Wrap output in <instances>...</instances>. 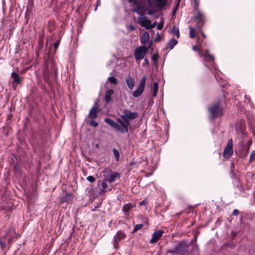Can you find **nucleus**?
I'll list each match as a JSON object with an SVG mask.
<instances>
[{
    "instance_id": "22",
    "label": "nucleus",
    "mask_w": 255,
    "mask_h": 255,
    "mask_svg": "<svg viewBox=\"0 0 255 255\" xmlns=\"http://www.w3.org/2000/svg\"><path fill=\"white\" fill-rule=\"evenodd\" d=\"M155 1L157 7L160 8L164 7L167 3L166 0H155Z\"/></svg>"
},
{
    "instance_id": "42",
    "label": "nucleus",
    "mask_w": 255,
    "mask_h": 255,
    "mask_svg": "<svg viewBox=\"0 0 255 255\" xmlns=\"http://www.w3.org/2000/svg\"><path fill=\"white\" fill-rule=\"evenodd\" d=\"M150 25L151 26V28H154L155 26V25H156V22H154L153 24H151L150 22Z\"/></svg>"
},
{
    "instance_id": "11",
    "label": "nucleus",
    "mask_w": 255,
    "mask_h": 255,
    "mask_svg": "<svg viewBox=\"0 0 255 255\" xmlns=\"http://www.w3.org/2000/svg\"><path fill=\"white\" fill-rule=\"evenodd\" d=\"M233 153V140L232 139H230L228 140L227 145L224 150L223 155L226 158H229Z\"/></svg>"
},
{
    "instance_id": "2",
    "label": "nucleus",
    "mask_w": 255,
    "mask_h": 255,
    "mask_svg": "<svg viewBox=\"0 0 255 255\" xmlns=\"http://www.w3.org/2000/svg\"><path fill=\"white\" fill-rule=\"evenodd\" d=\"M209 112H210L213 119L217 118L222 115V108L220 106L219 102L213 104L208 108Z\"/></svg>"
},
{
    "instance_id": "4",
    "label": "nucleus",
    "mask_w": 255,
    "mask_h": 255,
    "mask_svg": "<svg viewBox=\"0 0 255 255\" xmlns=\"http://www.w3.org/2000/svg\"><path fill=\"white\" fill-rule=\"evenodd\" d=\"M105 122L114 128L117 131L122 133H128V127H123L122 125H119L111 119L105 118Z\"/></svg>"
},
{
    "instance_id": "24",
    "label": "nucleus",
    "mask_w": 255,
    "mask_h": 255,
    "mask_svg": "<svg viewBox=\"0 0 255 255\" xmlns=\"http://www.w3.org/2000/svg\"><path fill=\"white\" fill-rule=\"evenodd\" d=\"M158 90V84L157 82H155L153 85V88L152 91V96L155 97L157 95Z\"/></svg>"
},
{
    "instance_id": "40",
    "label": "nucleus",
    "mask_w": 255,
    "mask_h": 255,
    "mask_svg": "<svg viewBox=\"0 0 255 255\" xmlns=\"http://www.w3.org/2000/svg\"><path fill=\"white\" fill-rule=\"evenodd\" d=\"M158 30H161L163 28V24L159 23L157 27Z\"/></svg>"
},
{
    "instance_id": "19",
    "label": "nucleus",
    "mask_w": 255,
    "mask_h": 255,
    "mask_svg": "<svg viewBox=\"0 0 255 255\" xmlns=\"http://www.w3.org/2000/svg\"><path fill=\"white\" fill-rule=\"evenodd\" d=\"M126 83L130 90H132L134 87V80L131 77H128L126 79Z\"/></svg>"
},
{
    "instance_id": "30",
    "label": "nucleus",
    "mask_w": 255,
    "mask_h": 255,
    "mask_svg": "<svg viewBox=\"0 0 255 255\" xmlns=\"http://www.w3.org/2000/svg\"><path fill=\"white\" fill-rule=\"evenodd\" d=\"M118 122L120 124V125L123 126V127H128L129 126L128 123H126L125 121L123 120L122 118L121 119H117Z\"/></svg>"
},
{
    "instance_id": "28",
    "label": "nucleus",
    "mask_w": 255,
    "mask_h": 255,
    "mask_svg": "<svg viewBox=\"0 0 255 255\" xmlns=\"http://www.w3.org/2000/svg\"><path fill=\"white\" fill-rule=\"evenodd\" d=\"M73 195L71 193H66L63 197L64 201H67L72 200Z\"/></svg>"
},
{
    "instance_id": "35",
    "label": "nucleus",
    "mask_w": 255,
    "mask_h": 255,
    "mask_svg": "<svg viewBox=\"0 0 255 255\" xmlns=\"http://www.w3.org/2000/svg\"><path fill=\"white\" fill-rule=\"evenodd\" d=\"M43 41L42 40H39V43H38V51L42 49V47H43Z\"/></svg>"
},
{
    "instance_id": "47",
    "label": "nucleus",
    "mask_w": 255,
    "mask_h": 255,
    "mask_svg": "<svg viewBox=\"0 0 255 255\" xmlns=\"http://www.w3.org/2000/svg\"><path fill=\"white\" fill-rule=\"evenodd\" d=\"M178 5H179V2L177 3V5H176V7H175V8H174V9H173L174 12H175V11H176V9L177 8V7H178Z\"/></svg>"
},
{
    "instance_id": "6",
    "label": "nucleus",
    "mask_w": 255,
    "mask_h": 255,
    "mask_svg": "<svg viewBox=\"0 0 255 255\" xmlns=\"http://www.w3.org/2000/svg\"><path fill=\"white\" fill-rule=\"evenodd\" d=\"M104 177L105 180L110 183L114 182L116 178H120V173L116 172H113L110 170H106L104 171Z\"/></svg>"
},
{
    "instance_id": "32",
    "label": "nucleus",
    "mask_w": 255,
    "mask_h": 255,
    "mask_svg": "<svg viewBox=\"0 0 255 255\" xmlns=\"http://www.w3.org/2000/svg\"><path fill=\"white\" fill-rule=\"evenodd\" d=\"M142 227V224H136L134 227V228H133V232L134 233V232H136V231H137L138 230H139L140 229H141Z\"/></svg>"
},
{
    "instance_id": "39",
    "label": "nucleus",
    "mask_w": 255,
    "mask_h": 255,
    "mask_svg": "<svg viewBox=\"0 0 255 255\" xmlns=\"http://www.w3.org/2000/svg\"><path fill=\"white\" fill-rule=\"evenodd\" d=\"M147 202L145 200H143L139 202V204L140 206L144 205L146 204Z\"/></svg>"
},
{
    "instance_id": "46",
    "label": "nucleus",
    "mask_w": 255,
    "mask_h": 255,
    "mask_svg": "<svg viewBox=\"0 0 255 255\" xmlns=\"http://www.w3.org/2000/svg\"><path fill=\"white\" fill-rule=\"evenodd\" d=\"M199 31L201 32V33L202 34V35L203 37H204V38L206 37L205 34L201 30V31Z\"/></svg>"
},
{
    "instance_id": "36",
    "label": "nucleus",
    "mask_w": 255,
    "mask_h": 255,
    "mask_svg": "<svg viewBox=\"0 0 255 255\" xmlns=\"http://www.w3.org/2000/svg\"><path fill=\"white\" fill-rule=\"evenodd\" d=\"M59 43H60V40H57L54 43V47L55 49H56L58 48V47L59 45Z\"/></svg>"
},
{
    "instance_id": "41",
    "label": "nucleus",
    "mask_w": 255,
    "mask_h": 255,
    "mask_svg": "<svg viewBox=\"0 0 255 255\" xmlns=\"http://www.w3.org/2000/svg\"><path fill=\"white\" fill-rule=\"evenodd\" d=\"M192 49L194 50V51H198L199 50L198 49V46H193L192 47Z\"/></svg>"
},
{
    "instance_id": "12",
    "label": "nucleus",
    "mask_w": 255,
    "mask_h": 255,
    "mask_svg": "<svg viewBox=\"0 0 255 255\" xmlns=\"http://www.w3.org/2000/svg\"><path fill=\"white\" fill-rule=\"evenodd\" d=\"M126 237V234L121 231L116 233L114 236V246L115 249H117L119 247V242L121 240L125 239Z\"/></svg>"
},
{
    "instance_id": "23",
    "label": "nucleus",
    "mask_w": 255,
    "mask_h": 255,
    "mask_svg": "<svg viewBox=\"0 0 255 255\" xmlns=\"http://www.w3.org/2000/svg\"><path fill=\"white\" fill-rule=\"evenodd\" d=\"M99 186H101V192H106V189L108 187L107 184L106 183L105 181H100L98 183Z\"/></svg>"
},
{
    "instance_id": "31",
    "label": "nucleus",
    "mask_w": 255,
    "mask_h": 255,
    "mask_svg": "<svg viewBox=\"0 0 255 255\" xmlns=\"http://www.w3.org/2000/svg\"><path fill=\"white\" fill-rule=\"evenodd\" d=\"M255 159V150H253L251 152L250 155L249 162L252 163Z\"/></svg>"
},
{
    "instance_id": "27",
    "label": "nucleus",
    "mask_w": 255,
    "mask_h": 255,
    "mask_svg": "<svg viewBox=\"0 0 255 255\" xmlns=\"http://www.w3.org/2000/svg\"><path fill=\"white\" fill-rule=\"evenodd\" d=\"M113 152L117 161L120 158V153L118 149L114 148L113 149Z\"/></svg>"
},
{
    "instance_id": "7",
    "label": "nucleus",
    "mask_w": 255,
    "mask_h": 255,
    "mask_svg": "<svg viewBox=\"0 0 255 255\" xmlns=\"http://www.w3.org/2000/svg\"><path fill=\"white\" fill-rule=\"evenodd\" d=\"M147 51V48L145 46L136 47L134 50V57L136 60L143 59Z\"/></svg>"
},
{
    "instance_id": "29",
    "label": "nucleus",
    "mask_w": 255,
    "mask_h": 255,
    "mask_svg": "<svg viewBox=\"0 0 255 255\" xmlns=\"http://www.w3.org/2000/svg\"><path fill=\"white\" fill-rule=\"evenodd\" d=\"M108 80L111 83L114 85H116L118 83L117 79L115 77H109Z\"/></svg>"
},
{
    "instance_id": "15",
    "label": "nucleus",
    "mask_w": 255,
    "mask_h": 255,
    "mask_svg": "<svg viewBox=\"0 0 255 255\" xmlns=\"http://www.w3.org/2000/svg\"><path fill=\"white\" fill-rule=\"evenodd\" d=\"M163 231L161 230L155 231L152 235V238L150 240V243H155L162 236Z\"/></svg>"
},
{
    "instance_id": "13",
    "label": "nucleus",
    "mask_w": 255,
    "mask_h": 255,
    "mask_svg": "<svg viewBox=\"0 0 255 255\" xmlns=\"http://www.w3.org/2000/svg\"><path fill=\"white\" fill-rule=\"evenodd\" d=\"M138 23L142 27H145L147 29L151 28L150 25V21L145 16H140L138 17Z\"/></svg>"
},
{
    "instance_id": "8",
    "label": "nucleus",
    "mask_w": 255,
    "mask_h": 255,
    "mask_svg": "<svg viewBox=\"0 0 255 255\" xmlns=\"http://www.w3.org/2000/svg\"><path fill=\"white\" fill-rule=\"evenodd\" d=\"M199 54L200 56L204 57L205 62L206 63L205 65L207 67L210 68L211 66H213L214 58L212 55L209 54L208 50H206L204 54H202L200 52H199Z\"/></svg>"
},
{
    "instance_id": "14",
    "label": "nucleus",
    "mask_w": 255,
    "mask_h": 255,
    "mask_svg": "<svg viewBox=\"0 0 255 255\" xmlns=\"http://www.w3.org/2000/svg\"><path fill=\"white\" fill-rule=\"evenodd\" d=\"M196 24L198 27V30L201 31V28L203 26L204 24L203 15L199 11H198L197 15L195 18Z\"/></svg>"
},
{
    "instance_id": "3",
    "label": "nucleus",
    "mask_w": 255,
    "mask_h": 255,
    "mask_svg": "<svg viewBox=\"0 0 255 255\" xmlns=\"http://www.w3.org/2000/svg\"><path fill=\"white\" fill-rule=\"evenodd\" d=\"M121 111L123 114L120 117L123 120L128 123V125H129L130 121L135 119L138 116L137 112H131L127 109H123Z\"/></svg>"
},
{
    "instance_id": "17",
    "label": "nucleus",
    "mask_w": 255,
    "mask_h": 255,
    "mask_svg": "<svg viewBox=\"0 0 255 255\" xmlns=\"http://www.w3.org/2000/svg\"><path fill=\"white\" fill-rule=\"evenodd\" d=\"M114 91L112 89L106 91L105 95V100L107 103H109L112 100L111 96L113 94Z\"/></svg>"
},
{
    "instance_id": "9",
    "label": "nucleus",
    "mask_w": 255,
    "mask_h": 255,
    "mask_svg": "<svg viewBox=\"0 0 255 255\" xmlns=\"http://www.w3.org/2000/svg\"><path fill=\"white\" fill-rule=\"evenodd\" d=\"M146 81V76H143L139 82L138 89L134 91L132 94V95L134 97H138L142 94L144 89Z\"/></svg>"
},
{
    "instance_id": "25",
    "label": "nucleus",
    "mask_w": 255,
    "mask_h": 255,
    "mask_svg": "<svg viewBox=\"0 0 255 255\" xmlns=\"http://www.w3.org/2000/svg\"><path fill=\"white\" fill-rule=\"evenodd\" d=\"M189 37L190 38H194L195 37L196 34L194 29L191 26L189 27Z\"/></svg>"
},
{
    "instance_id": "18",
    "label": "nucleus",
    "mask_w": 255,
    "mask_h": 255,
    "mask_svg": "<svg viewBox=\"0 0 255 255\" xmlns=\"http://www.w3.org/2000/svg\"><path fill=\"white\" fill-rule=\"evenodd\" d=\"M135 206L129 203L125 204L122 208L123 211L125 213V215L128 214V212L132 208H133Z\"/></svg>"
},
{
    "instance_id": "21",
    "label": "nucleus",
    "mask_w": 255,
    "mask_h": 255,
    "mask_svg": "<svg viewBox=\"0 0 255 255\" xmlns=\"http://www.w3.org/2000/svg\"><path fill=\"white\" fill-rule=\"evenodd\" d=\"M177 42L178 41L176 39L174 38L171 39L167 44V48H169L170 49H173L174 46L177 44Z\"/></svg>"
},
{
    "instance_id": "50",
    "label": "nucleus",
    "mask_w": 255,
    "mask_h": 255,
    "mask_svg": "<svg viewBox=\"0 0 255 255\" xmlns=\"http://www.w3.org/2000/svg\"><path fill=\"white\" fill-rule=\"evenodd\" d=\"M148 14H151V11H149L148 12Z\"/></svg>"
},
{
    "instance_id": "26",
    "label": "nucleus",
    "mask_w": 255,
    "mask_h": 255,
    "mask_svg": "<svg viewBox=\"0 0 255 255\" xmlns=\"http://www.w3.org/2000/svg\"><path fill=\"white\" fill-rule=\"evenodd\" d=\"M171 33L173 34H175L177 36V38H178L180 36V33L178 29H176L175 26H174L171 30Z\"/></svg>"
},
{
    "instance_id": "34",
    "label": "nucleus",
    "mask_w": 255,
    "mask_h": 255,
    "mask_svg": "<svg viewBox=\"0 0 255 255\" xmlns=\"http://www.w3.org/2000/svg\"><path fill=\"white\" fill-rule=\"evenodd\" d=\"M90 124L91 126H92L94 127H96L98 126V123L97 122H96L95 121H94V120H92L90 121Z\"/></svg>"
},
{
    "instance_id": "49",
    "label": "nucleus",
    "mask_w": 255,
    "mask_h": 255,
    "mask_svg": "<svg viewBox=\"0 0 255 255\" xmlns=\"http://www.w3.org/2000/svg\"><path fill=\"white\" fill-rule=\"evenodd\" d=\"M199 38H198L197 40V43L199 42Z\"/></svg>"
},
{
    "instance_id": "43",
    "label": "nucleus",
    "mask_w": 255,
    "mask_h": 255,
    "mask_svg": "<svg viewBox=\"0 0 255 255\" xmlns=\"http://www.w3.org/2000/svg\"><path fill=\"white\" fill-rule=\"evenodd\" d=\"M237 235V232H235L234 231H232L231 232V235L234 238L235 237L236 235Z\"/></svg>"
},
{
    "instance_id": "16",
    "label": "nucleus",
    "mask_w": 255,
    "mask_h": 255,
    "mask_svg": "<svg viewBox=\"0 0 255 255\" xmlns=\"http://www.w3.org/2000/svg\"><path fill=\"white\" fill-rule=\"evenodd\" d=\"M11 78L13 79V83L12 84V87L14 88H16V86L17 84H20L21 82V80L20 79V77L19 75L14 72H13L11 74Z\"/></svg>"
},
{
    "instance_id": "5",
    "label": "nucleus",
    "mask_w": 255,
    "mask_h": 255,
    "mask_svg": "<svg viewBox=\"0 0 255 255\" xmlns=\"http://www.w3.org/2000/svg\"><path fill=\"white\" fill-rule=\"evenodd\" d=\"M52 68L54 74L51 73V72L49 71L48 67H45L43 71V76L44 81H46L48 84L50 83L51 79H54L55 80H56L57 77V69L55 67L54 65H53Z\"/></svg>"
},
{
    "instance_id": "10",
    "label": "nucleus",
    "mask_w": 255,
    "mask_h": 255,
    "mask_svg": "<svg viewBox=\"0 0 255 255\" xmlns=\"http://www.w3.org/2000/svg\"><path fill=\"white\" fill-rule=\"evenodd\" d=\"M99 100L97 99L96 102L94 106H93L90 111L89 114V117L91 120H94L97 117V115L99 112L100 111V109L98 106V102Z\"/></svg>"
},
{
    "instance_id": "44",
    "label": "nucleus",
    "mask_w": 255,
    "mask_h": 255,
    "mask_svg": "<svg viewBox=\"0 0 255 255\" xmlns=\"http://www.w3.org/2000/svg\"><path fill=\"white\" fill-rule=\"evenodd\" d=\"M152 59L153 61H155L157 60V56L155 55H154L152 57Z\"/></svg>"
},
{
    "instance_id": "37",
    "label": "nucleus",
    "mask_w": 255,
    "mask_h": 255,
    "mask_svg": "<svg viewBox=\"0 0 255 255\" xmlns=\"http://www.w3.org/2000/svg\"><path fill=\"white\" fill-rule=\"evenodd\" d=\"M128 28L131 31H133L135 29V27L133 25H130L128 27Z\"/></svg>"
},
{
    "instance_id": "20",
    "label": "nucleus",
    "mask_w": 255,
    "mask_h": 255,
    "mask_svg": "<svg viewBox=\"0 0 255 255\" xmlns=\"http://www.w3.org/2000/svg\"><path fill=\"white\" fill-rule=\"evenodd\" d=\"M149 34L147 32H144L141 36V42L142 44H145L149 39Z\"/></svg>"
},
{
    "instance_id": "1",
    "label": "nucleus",
    "mask_w": 255,
    "mask_h": 255,
    "mask_svg": "<svg viewBox=\"0 0 255 255\" xmlns=\"http://www.w3.org/2000/svg\"><path fill=\"white\" fill-rule=\"evenodd\" d=\"M190 244L186 242H180L178 245L173 249L168 250L167 253L174 254L184 255L187 253L189 250Z\"/></svg>"
},
{
    "instance_id": "45",
    "label": "nucleus",
    "mask_w": 255,
    "mask_h": 255,
    "mask_svg": "<svg viewBox=\"0 0 255 255\" xmlns=\"http://www.w3.org/2000/svg\"><path fill=\"white\" fill-rule=\"evenodd\" d=\"M128 1L130 3L132 2L133 4L135 3V1L134 0H128Z\"/></svg>"
},
{
    "instance_id": "38",
    "label": "nucleus",
    "mask_w": 255,
    "mask_h": 255,
    "mask_svg": "<svg viewBox=\"0 0 255 255\" xmlns=\"http://www.w3.org/2000/svg\"><path fill=\"white\" fill-rule=\"evenodd\" d=\"M239 211L238 210L235 209L232 213V215L234 216H237L239 214Z\"/></svg>"
},
{
    "instance_id": "33",
    "label": "nucleus",
    "mask_w": 255,
    "mask_h": 255,
    "mask_svg": "<svg viewBox=\"0 0 255 255\" xmlns=\"http://www.w3.org/2000/svg\"><path fill=\"white\" fill-rule=\"evenodd\" d=\"M87 179L91 183H93L95 181V178L92 176H88Z\"/></svg>"
},
{
    "instance_id": "48",
    "label": "nucleus",
    "mask_w": 255,
    "mask_h": 255,
    "mask_svg": "<svg viewBox=\"0 0 255 255\" xmlns=\"http://www.w3.org/2000/svg\"><path fill=\"white\" fill-rule=\"evenodd\" d=\"M159 40H160V37H157V38L156 39H155V41H159Z\"/></svg>"
}]
</instances>
